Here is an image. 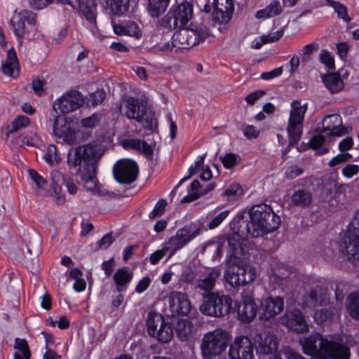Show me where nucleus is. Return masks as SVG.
<instances>
[{
	"mask_svg": "<svg viewBox=\"0 0 359 359\" xmlns=\"http://www.w3.org/2000/svg\"><path fill=\"white\" fill-rule=\"evenodd\" d=\"M103 154L104 151L100 147L89 143L77 147L74 154L68 156L67 163L70 167H79L77 176L88 191L100 193L95 171L97 163Z\"/></svg>",
	"mask_w": 359,
	"mask_h": 359,
	"instance_id": "obj_1",
	"label": "nucleus"
},
{
	"mask_svg": "<svg viewBox=\"0 0 359 359\" xmlns=\"http://www.w3.org/2000/svg\"><path fill=\"white\" fill-rule=\"evenodd\" d=\"M299 343L304 353L314 359H350L347 346L318 333L301 339Z\"/></svg>",
	"mask_w": 359,
	"mask_h": 359,
	"instance_id": "obj_2",
	"label": "nucleus"
},
{
	"mask_svg": "<svg viewBox=\"0 0 359 359\" xmlns=\"http://www.w3.org/2000/svg\"><path fill=\"white\" fill-rule=\"evenodd\" d=\"M252 226V236L258 237L278 228L280 218L266 204L253 206L248 212Z\"/></svg>",
	"mask_w": 359,
	"mask_h": 359,
	"instance_id": "obj_3",
	"label": "nucleus"
},
{
	"mask_svg": "<svg viewBox=\"0 0 359 359\" xmlns=\"http://www.w3.org/2000/svg\"><path fill=\"white\" fill-rule=\"evenodd\" d=\"M193 16V4L184 0L181 3L177 2L173 5L168 13L158 20V25L163 29L171 31L184 27Z\"/></svg>",
	"mask_w": 359,
	"mask_h": 359,
	"instance_id": "obj_4",
	"label": "nucleus"
},
{
	"mask_svg": "<svg viewBox=\"0 0 359 359\" xmlns=\"http://www.w3.org/2000/svg\"><path fill=\"white\" fill-rule=\"evenodd\" d=\"M118 108L127 118L142 123L144 128L154 129L157 127L156 118L152 114H147V109L138 99L128 97L120 102Z\"/></svg>",
	"mask_w": 359,
	"mask_h": 359,
	"instance_id": "obj_5",
	"label": "nucleus"
},
{
	"mask_svg": "<svg viewBox=\"0 0 359 359\" xmlns=\"http://www.w3.org/2000/svg\"><path fill=\"white\" fill-rule=\"evenodd\" d=\"M340 249L348 259L359 261V210L355 212L341 237Z\"/></svg>",
	"mask_w": 359,
	"mask_h": 359,
	"instance_id": "obj_6",
	"label": "nucleus"
},
{
	"mask_svg": "<svg viewBox=\"0 0 359 359\" xmlns=\"http://www.w3.org/2000/svg\"><path fill=\"white\" fill-rule=\"evenodd\" d=\"M229 341L227 332L217 329L205 334L201 345L203 356L205 359H212L222 353L226 348Z\"/></svg>",
	"mask_w": 359,
	"mask_h": 359,
	"instance_id": "obj_7",
	"label": "nucleus"
},
{
	"mask_svg": "<svg viewBox=\"0 0 359 359\" xmlns=\"http://www.w3.org/2000/svg\"><path fill=\"white\" fill-rule=\"evenodd\" d=\"M231 305L229 296L215 292L203 298L200 311L209 316L222 317L229 313Z\"/></svg>",
	"mask_w": 359,
	"mask_h": 359,
	"instance_id": "obj_8",
	"label": "nucleus"
},
{
	"mask_svg": "<svg viewBox=\"0 0 359 359\" xmlns=\"http://www.w3.org/2000/svg\"><path fill=\"white\" fill-rule=\"evenodd\" d=\"M180 29L172 36V46L180 49H189L210 36L205 27Z\"/></svg>",
	"mask_w": 359,
	"mask_h": 359,
	"instance_id": "obj_9",
	"label": "nucleus"
},
{
	"mask_svg": "<svg viewBox=\"0 0 359 359\" xmlns=\"http://www.w3.org/2000/svg\"><path fill=\"white\" fill-rule=\"evenodd\" d=\"M292 109L290 113L287 132L288 135L289 145L296 144L301 139L303 130V121L306 114V104L302 105L298 100L291 104Z\"/></svg>",
	"mask_w": 359,
	"mask_h": 359,
	"instance_id": "obj_10",
	"label": "nucleus"
},
{
	"mask_svg": "<svg viewBox=\"0 0 359 359\" xmlns=\"http://www.w3.org/2000/svg\"><path fill=\"white\" fill-rule=\"evenodd\" d=\"M72 125V123L65 116L58 115L54 119L53 133L69 144L79 143L82 139V131L74 130Z\"/></svg>",
	"mask_w": 359,
	"mask_h": 359,
	"instance_id": "obj_11",
	"label": "nucleus"
},
{
	"mask_svg": "<svg viewBox=\"0 0 359 359\" xmlns=\"http://www.w3.org/2000/svg\"><path fill=\"white\" fill-rule=\"evenodd\" d=\"M137 164L130 159H121L114 166L115 179L121 184H131L136 180L138 175Z\"/></svg>",
	"mask_w": 359,
	"mask_h": 359,
	"instance_id": "obj_12",
	"label": "nucleus"
},
{
	"mask_svg": "<svg viewBox=\"0 0 359 359\" xmlns=\"http://www.w3.org/2000/svg\"><path fill=\"white\" fill-rule=\"evenodd\" d=\"M280 321L288 330L297 334L306 333L309 330L303 313L297 309L287 310L280 318Z\"/></svg>",
	"mask_w": 359,
	"mask_h": 359,
	"instance_id": "obj_13",
	"label": "nucleus"
},
{
	"mask_svg": "<svg viewBox=\"0 0 359 359\" xmlns=\"http://www.w3.org/2000/svg\"><path fill=\"white\" fill-rule=\"evenodd\" d=\"M36 15L31 11L23 10L19 13H14L10 20V25L14 34L18 38H22L29 31L26 26H34L36 22Z\"/></svg>",
	"mask_w": 359,
	"mask_h": 359,
	"instance_id": "obj_14",
	"label": "nucleus"
},
{
	"mask_svg": "<svg viewBox=\"0 0 359 359\" xmlns=\"http://www.w3.org/2000/svg\"><path fill=\"white\" fill-rule=\"evenodd\" d=\"M221 274L222 268L215 266L208 269L203 275L198 278L195 288L199 291L203 298L215 292L213 290Z\"/></svg>",
	"mask_w": 359,
	"mask_h": 359,
	"instance_id": "obj_15",
	"label": "nucleus"
},
{
	"mask_svg": "<svg viewBox=\"0 0 359 359\" xmlns=\"http://www.w3.org/2000/svg\"><path fill=\"white\" fill-rule=\"evenodd\" d=\"M83 103L82 95L77 90H72L55 102L53 108L62 114H67L78 109Z\"/></svg>",
	"mask_w": 359,
	"mask_h": 359,
	"instance_id": "obj_16",
	"label": "nucleus"
},
{
	"mask_svg": "<svg viewBox=\"0 0 359 359\" xmlns=\"http://www.w3.org/2000/svg\"><path fill=\"white\" fill-rule=\"evenodd\" d=\"M229 355L231 359H252L253 345L246 337H236L229 348Z\"/></svg>",
	"mask_w": 359,
	"mask_h": 359,
	"instance_id": "obj_17",
	"label": "nucleus"
},
{
	"mask_svg": "<svg viewBox=\"0 0 359 359\" xmlns=\"http://www.w3.org/2000/svg\"><path fill=\"white\" fill-rule=\"evenodd\" d=\"M283 309V298L280 297H267L261 302L259 318L265 320L274 318Z\"/></svg>",
	"mask_w": 359,
	"mask_h": 359,
	"instance_id": "obj_18",
	"label": "nucleus"
},
{
	"mask_svg": "<svg viewBox=\"0 0 359 359\" xmlns=\"http://www.w3.org/2000/svg\"><path fill=\"white\" fill-rule=\"evenodd\" d=\"M168 301L172 315L187 316L190 312L191 306L187 295L180 292H171Z\"/></svg>",
	"mask_w": 359,
	"mask_h": 359,
	"instance_id": "obj_19",
	"label": "nucleus"
},
{
	"mask_svg": "<svg viewBox=\"0 0 359 359\" xmlns=\"http://www.w3.org/2000/svg\"><path fill=\"white\" fill-rule=\"evenodd\" d=\"M243 302L238 308V317L243 323H249L252 320L257 312V306L252 296L251 292L242 293Z\"/></svg>",
	"mask_w": 359,
	"mask_h": 359,
	"instance_id": "obj_20",
	"label": "nucleus"
},
{
	"mask_svg": "<svg viewBox=\"0 0 359 359\" xmlns=\"http://www.w3.org/2000/svg\"><path fill=\"white\" fill-rule=\"evenodd\" d=\"M321 133H328L330 135L341 137L348 133L346 128L342 127V118L337 114L325 116L322 121Z\"/></svg>",
	"mask_w": 359,
	"mask_h": 359,
	"instance_id": "obj_21",
	"label": "nucleus"
},
{
	"mask_svg": "<svg viewBox=\"0 0 359 359\" xmlns=\"http://www.w3.org/2000/svg\"><path fill=\"white\" fill-rule=\"evenodd\" d=\"M234 10L233 0L218 1L214 8L213 20L220 24L228 23Z\"/></svg>",
	"mask_w": 359,
	"mask_h": 359,
	"instance_id": "obj_22",
	"label": "nucleus"
},
{
	"mask_svg": "<svg viewBox=\"0 0 359 359\" xmlns=\"http://www.w3.org/2000/svg\"><path fill=\"white\" fill-rule=\"evenodd\" d=\"M50 175L53 182V189L55 194L60 191L61 184L65 185L69 194H74L76 193L77 187L67 174L62 173L57 170H53Z\"/></svg>",
	"mask_w": 359,
	"mask_h": 359,
	"instance_id": "obj_23",
	"label": "nucleus"
},
{
	"mask_svg": "<svg viewBox=\"0 0 359 359\" xmlns=\"http://www.w3.org/2000/svg\"><path fill=\"white\" fill-rule=\"evenodd\" d=\"M330 298L327 291L321 287H316L309 293L304 296V306H316L326 304L329 302Z\"/></svg>",
	"mask_w": 359,
	"mask_h": 359,
	"instance_id": "obj_24",
	"label": "nucleus"
},
{
	"mask_svg": "<svg viewBox=\"0 0 359 359\" xmlns=\"http://www.w3.org/2000/svg\"><path fill=\"white\" fill-rule=\"evenodd\" d=\"M3 73L11 77H16L19 75V63L15 50L11 48L8 50L6 60L2 63Z\"/></svg>",
	"mask_w": 359,
	"mask_h": 359,
	"instance_id": "obj_25",
	"label": "nucleus"
},
{
	"mask_svg": "<svg viewBox=\"0 0 359 359\" xmlns=\"http://www.w3.org/2000/svg\"><path fill=\"white\" fill-rule=\"evenodd\" d=\"M241 239H244V238H241V236L234 233L228 238L229 259H233V260L243 259V257L245 259L244 248L241 243Z\"/></svg>",
	"mask_w": 359,
	"mask_h": 359,
	"instance_id": "obj_26",
	"label": "nucleus"
},
{
	"mask_svg": "<svg viewBox=\"0 0 359 359\" xmlns=\"http://www.w3.org/2000/svg\"><path fill=\"white\" fill-rule=\"evenodd\" d=\"M233 233L241 236V238H247L249 235L252 236V226L245 219L243 214H238L231 224Z\"/></svg>",
	"mask_w": 359,
	"mask_h": 359,
	"instance_id": "obj_27",
	"label": "nucleus"
},
{
	"mask_svg": "<svg viewBox=\"0 0 359 359\" xmlns=\"http://www.w3.org/2000/svg\"><path fill=\"white\" fill-rule=\"evenodd\" d=\"M257 351L263 354H271L278 348L276 338L273 335L257 336Z\"/></svg>",
	"mask_w": 359,
	"mask_h": 359,
	"instance_id": "obj_28",
	"label": "nucleus"
},
{
	"mask_svg": "<svg viewBox=\"0 0 359 359\" xmlns=\"http://www.w3.org/2000/svg\"><path fill=\"white\" fill-rule=\"evenodd\" d=\"M323 82L331 93H337L344 89V83L339 73H330L322 76Z\"/></svg>",
	"mask_w": 359,
	"mask_h": 359,
	"instance_id": "obj_29",
	"label": "nucleus"
},
{
	"mask_svg": "<svg viewBox=\"0 0 359 359\" xmlns=\"http://www.w3.org/2000/svg\"><path fill=\"white\" fill-rule=\"evenodd\" d=\"M100 118L97 114H93L81 120L79 128L76 131H82L81 141L86 140L92 135V130L100 123Z\"/></svg>",
	"mask_w": 359,
	"mask_h": 359,
	"instance_id": "obj_30",
	"label": "nucleus"
},
{
	"mask_svg": "<svg viewBox=\"0 0 359 359\" xmlns=\"http://www.w3.org/2000/svg\"><path fill=\"white\" fill-rule=\"evenodd\" d=\"M133 276V273L127 267L117 269L113 276L117 291H125L126 285L131 281Z\"/></svg>",
	"mask_w": 359,
	"mask_h": 359,
	"instance_id": "obj_31",
	"label": "nucleus"
},
{
	"mask_svg": "<svg viewBox=\"0 0 359 359\" xmlns=\"http://www.w3.org/2000/svg\"><path fill=\"white\" fill-rule=\"evenodd\" d=\"M202 230L203 225L199 222H191L178 229L181 238H184L187 244L198 236Z\"/></svg>",
	"mask_w": 359,
	"mask_h": 359,
	"instance_id": "obj_32",
	"label": "nucleus"
},
{
	"mask_svg": "<svg viewBox=\"0 0 359 359\" xmlns=\"http://www.w3.org/2000/svg\"><path fill=\"white\" fill-rule=\"evenodd\" d=\"M170 0H147V10L152 18H158L167 10Z\"/></svg>",
	"mask_w": 359,
	"mask_h": 359,
	"instance_id": "obj_33",
	"label": "nucleus"
},
{
	"mask_svg": "<svg viewBox=\"0 0 359 359\" xmlns=\"http://www.w3.org/2000/svg\"><path fill=\"white\" fill-rule=\"evenodd\" d=\"M79 9L86 19L90 23L96 22L95 0H79Z\"/></svg>",
	"mask_w": 359,
	"mask_h": 359,
	"instance_id": "obj_34",
	"label": "nucleus"
},
{
	"mask_svg": "<svg viewBox=\"0 0 359 359\" xmlns=\"http://www.w3.org/2000/svg\"><path fill=\"white\" fill-rule=\"evenodd\" d=\"M122 144L125 149H133L142 151L148 156H151L153 154L152 147L145 142L137 139L126 140L123 141Z\"/></svg>",
	"mask_w": 359,
	"mask_h": 359,
	"instance_id": "obj_35",
	"label": "nucleus"
},
{
	"mask_svg": "<svg viewBox=\"0 0 359 359\" xmlns=\"http://www.w3.org/2000/svg\"><path fill=\"white\" fill-rule=\"evenodd\" d=\"M292 203L299 207H309L312 202V194L305 189H299L291 196Z\"/></svg>",
	"mask_w": 359,
	"mask_h": 359,
	"instance_id": "obj_36",
	"label": "nucleus"
},
{
	"mask_svg": "<svg viewBox=\"0 0 359 359\" xmlns=\"http://www.w3.org/2000/svg\"><path fill=\"white\" fill-rule=\"evenodd\" d=\"M229 268L226 271L224 278L226 282L233 287H238L244 285L245 279L240 278L236 269H235V264L230 263L228 261Z\"/></svg>",
	"mask_w": 359,
	"mask_h": 359,
	"instance_id": "obj_37",
	"label": "nucleus"
},
{
	"mask_svg": "<svg viewBox=\"0 0 359 359\" xmlns=\"http://www.w3.org/2000/svg\"><path fill=\"white\" fill-rule=\"evenodd\" d=\"M164 318L159 313L155 312H149L147 316V325L148 334L154 335L156 333V329L158 327L164 325L165 323Z\"/></svg>",
	"mask_w": 359,
	"mask_h": 359,
	"instance_id": "obj_38",
	"label": "nucleus"
},
{
	"mask_svg": "<svg viewBox=\"0 0 359 359\" xmlns=\"http://www.w3.org/2000/svg\"><path fill=\"white\" fill-rule=\"evenodd\" d=\"M106 5L111 13L120 15L128 11L129 0H106Z\"/></svg>",
	"mask_w": 359,
	"mask_h": 359,
	"instance_id": "obj_39",
	"label": "nucleus"
},
{
	"mask_svg": "<svg viewBox=\"0 0 359 359\" xmlns=\"http://www.w3.org/2000/svg\"><path fill=\"white\" fill-rule=\"evenodd\" d=\"M346 307L348 313L353 319L359 318V294L352 293L347 297Z\"/></svg>",
	"mask_w": 359,
	"mask_h": 359,
	"instance_id": "obj_40",
	"label": "nucleus"
},
{
	"mask_svg": "<svg viewBox=\"0 0 359 359\" xmlns=\"http://www.w3.org/2000/svg\"><path fill=\"white\" fill-rule=\"evenodd\" d=\"M154 335L151 337L156 338L162 343L169 342L173 337V331L171 325L168 323H165L164 325L158 327Z\"/></svg>",
	"mask_w": 359,
	"mask_h": 359,
	"instance_id": "obj_41",
	"label": "nucleus"
},
{
	"mask_svg": "<svg viewBox=\"0 0 359 359\" xmlns=\"http://www.w3.org/2000/svg\"><path fill=\"white\" fill-rule=\"evenodd\" d=\"M29 123V120L27 116H20L17 117L8 126L6 138H8L10 134L14 133L19 129L26 127Z\"/></svg>",
	"mask_w": 359,
	"mask_h": 359,
	"instance_id": "obj_42",
	"label": "nucleus"
},
{
	"mask_svg": "<svg viewBox=\"0 0 359 359\" xmlns=\"http://www.w3.org/2000/svg\"><path fill=\"white\" fill-rule=\"evenodd\" d=\"M180 233L177 230L176 234L174 236H172L169 238L167 244L168 245V248H172L170 256L175 254L177 250L182 248L184 246L187 245V243L184 241V238L180 236Z\"/></svg>",
	"mask_w": 359,
	"mask_h": 359,
	"instance_id": "obj_43",
	"label": "nucleus"
},
{
	"mask_svg": "<svg viewBox=\"0 0 359 359\" xmlns=\"http://www.w3.org/2000/svg\"><path fill=\"white\" fill-rule=\"evenodd\" d=\"M335 309H320L316 311L314 314V319L318 323H323L330 320L334 314Z\"/></svg>",
	"mask_w": 359,
	"mask_h": 359,
	"instance_id": "obj_44",
	"label": "nucleus"
},
{
	"mask_svg": "<svg viewBox=\"0 0 359 359\" xmlns=\"http://www.w3.org/2000/svg\"><path fill=\"white\" fill-rule=\"evenodd\" d=\"M44 160L50 165H53L61 161V158L57 152V147L54 144H50L47 147V152L43 156Z\"/></svg>",
	"mask_w": 359,
	"mask_h": 359,
	"instance_id": "obj_45",
	"label": "nucleus"
},
{
	"mask_svg": "<svg viewBox=\"0 0 359 359\" xmlns=\"http://www.w3.org/2000/svg\"><path fill=\"white\" fill-rule=\"evenodd\" d=\"M175 330L181 340L187 339L191 332L189 322L186 320H179L176 325Z\"/></svg>",
	"mask_w": 359,
	"mask_h": 359,
	"instance_id": "obj_46",
	"label": "nucleus"
},
{
	"mask_svg": "<svg viewBox=\"0 0 359 359\" xmlns=\"http://www.w3.org/2000/svg\"><path fill=\"white\" fill-rule=\"evenodd\" d=\"M243 190L242 187L238 184H231L224 192V195L227 196L229 201H232L243 195Z\"/></svg>",
	"mask_w": 359,
	"mask_h": 359,
	"instance_id": "obj_47",
	"label": "nucleus"
},
{
	"mask_svg": "<svg viewBox=\"0 0 359 359\" xmlns=\"http://www.w3.org/2000/svg\"><path fill=\"white\" fill-rule=\"evenodd\" d=\"M331 7L334 8L339 18L346 22H350L351 18L348 15L346 7L338 1H331Z\"/></svg>",
	"mask_w": 359,
	"mask_h": 359,
	"instance_id": "obj_48",
	"label": "nucleus"
},
{
	"mask_svg": "<svg viewBox=\"0 0 359 359\" xmlns=\"http://www.w3.org/2000/svg\"><path fill=\"white\" fill-rule=\"evenodd\" d=\"M214 188H215L214 184H209L206 186L205 189H201V191L200 192L189 194V195L184 197L182 199L181 202L184 203H189V202L194 201L196 200L197 198H198L199 197H201V196H203V195L208 194V192L212 191Z\"/></svg>",
	"mask_w": 359,
	"mask_h": 359,
	"instance_id": "obj_49",
	"label": "nucleus"
},
{
	"mask_svg": "<svg viewBox=\"0 0 359 359\" xmlns=\"http://www.w3.org/2000/svg\"><path fill=\"white\" fill-rule=\"evenodd\" d=\"M13 348L15 352H19L22 355H31L27 341L25 339L16 338Z\"/></svg>",
	"mask_w": 359,
	"mask_h": 359,
	"instance_id": "obj_50",
	"label": "nucleus"
},
{
	"mask_svg": "<svg viewBox=\"0 0 359 359\" xmlns=\"http://www.w3.org/2000/svg\"><path fill=\"white\" fill-rule=\"evenodd\" d=\"M319 45L314 42L310 44L306 45L302 50V61L306 62L310 60V55L315 51L318 50Z\"/></svg>",
	"mask_w": 359,
	"mask_h": 359,
	"instance_id": "obj_51",
	"label": "nucleus"
},
{
	"mask_svg": "<svg viewBox=\"0 0 359 359\" xmlns=\"http://www.w3.org/2000/svg\"><path fill=\"white\" fill-rule=\"evenodd\" d=\"M229 212L230 211L226 210L211 218L208 224V228L210 229H213L217 227L226 218Z\"/></svg>",
	"mask_w": 359,
	"mask_h": 359,
	"instance_id": "obj_52",
	"label": "nucleus"
},
{
	"mask_svg": "<svg viewBox=\"0 0 359 359\" xmlns=\"http://www.w3.org/2000/svg\"><path fill=\"white\" fill-rule=\"evenodd\" d=\"M332 289L334 291L337 301H341L346 292V285L342 282H335L332 285Z\"/></svg>",
	"mask_w": 359,
	"mask_h": 359,
	"instance_id": "obj_53",
	"label": "nucleus"
},
{
	"mask_svg": "<svg viewBox=\"0 0 359 359\" xmlns=\"http://www.w3.org/2000/svg\"><path fill=\"white\" fill-rule=\"evenodd\" d=\"M239 157L233 153L226 154L224 156H221L220 159L224 168H231L237 163V160Z\"/></svg>",
	"mask_w": 359,
	"mask_h": 359,
	"instance_id": "obj_54",
	"label": "nucleus"
},
{
	"mask_svg": "<svg viewBox=\"0 0 359 359\" xmlns=\"http://www.w3.org/2000/svg\"><path fill=\"white\" fill-rule=\"evenodd\" d=\"M320 61L329 69L334 68V60L331 53L326 50L321 51L319 56Z\"/></svg>",
	"mask_w": 359,
	"mask_h": 359,
	"instance_id": "obj_55",
	"label": "nucleus"
},
{
	"mask_svg": "<svg viewBox=\"0 0 359 359\" xmlns=\"http://www.w3.org/2000/svg\"><path fill=\"white\" fill-rule=\"evenodd\" d=\"M167 202L164 199H160L156 204L154 210L149 214V217L154 219L162 215L165 211Z\"/></svg>",
	"mask_w": 359,
	"mask_h": 359,
	"instance_id": "obj_56",
	"label": "nucleus"
},
{
	"mask_svg": "<svg viewBox=\"0 0 359 359\" xmlns=\"http://www.w3.org/2000/svg\"><path fill=\"white\" fill-rule=\"evenodd\" d=\"M204 158H205L204 156L200 157V159L198 161H197L194 165H191L189 168V176L185 177L183 179H182L180 183H182V182L187 180L191 176H193L194 175L197 173L199 171V170L203 166Z\"/></svg>",
	"mask_w": 359,
	"mask_h": 359,
	"instance_id": "obj_57",
	"label": "nucleus"
},
{
	"mask_svg": "<svg viewBox=\"0 0 359 359\" xmlns=\"http://www.w3.org/2000/svg\"><path fill=\"white\" fill-rule=\"evenodd\" d=\"M244 285L254 281L256 278L255 269L250 265H244Z\"/></svg>",
	"mask_w": 359,
	"mask_h": 359,
	"instance_id": "obj_58",
	"label": "nucleus"
},
{
	"mask_svg": "<svg viewBox=\"0 0 359 359\" xmlns=\"http://www.w3.org/2000/svg\"><path fill=\"white\" fill-rule=\"evenodd\" d=\"M28 173L31 179L36 183L39 189H43L46 185V180L34 170L29 169Z\"/></svg>",
	"mask_w": 359,
	"mask_h": 359,
	"instance_id": "obj_59",
	"label": "nucleus"
},
{
	"mask_svg": "<svg viewBox=\"0 0 359 359\" xmlns=\"http://www.w3.org/2000/svg\"><path fill=\"white\" fill-rule=\"evenodd\" d=\"M126 34L130 36L139 37L141 35V31L137 24L133 22H128L126 24Z\"/></svg>",
	"mask_w": 359,
	"mask_h": 359,
	"instance_id": "obj_60",
	"label": "nucleus"
},
{
	"mask_svg": "<svg viewBox=\"0 0 359 359\" xmlns=\"http://www.w3.org/2000/svg\"><path fill=\"white\" fill-rule=\"evenodd\" d=\"M105 97V93L103 90H97L93 93L90 94V98L88 100V103H90L92 105L95 106L100 104Z\"/></svg>",
	"mask_w": 359,
	"mask_h": 359,
	"instance_id": "obj_61",
	"label": "nucleus"
},
{
	"mask_svg": "<svg viewBox=\"0 0 359 359\" xmlns=\"http://www.w3.org/2000/svg\"><path fill=\"white\" fill-rule=\"evenodd\" d=\"M352 156L348 153H343L339 154L335 157L332 158L330 161L328 165L330 167H334L337 165L348 161L349 159H351Z\"/></svg>",
	"mask_w": 359,
	"mask_h": 359,
	"instance_id": "obj_62",
	"label": "nucleus"
},
{
	"mask_svg": "<svg viewBox=\"0 0 359 359\" xmlns=\"http://www.w3.org/2000/svg\"><path fill=\"white\" fill-rule=\"evenodd\" d=\"M282 359H304L298 352L290 348H285L281 351Z\"/></svg>",
	"mask_w": 359,
	"mask_h": 359,
	"instance_id": "obj_63",
	"label": "nucleus"
},
{
	"mask_svg": "<svg viewBox=\"0 0 359 359\" xmlns=\"http://www.w3.org/2000/svg\"><path fill=\"white\" fill-rule=\"evenodd\" d=\"M265 8L269 13L268 17H273L279 15L282 11L280 4L278 1H273Z\"/></svg>",
	"mask_w": 359,
	"mask_h": 359,
	"instance_id": "obj_64",
	"label": "nucleus"
}]
</instances>
